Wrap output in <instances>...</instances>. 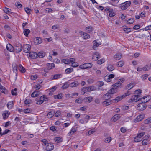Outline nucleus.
<instances>
[{"mask_svg": "<svg viewBox=\"0 0 151 151\" xmlns=\"http://www.w3.org/2000/svg\"><path fill=\"white\" fill-rule=\"evenodd\" d=\"M19 66L21 69L20 71L23 73L24 72H25V68L21 65H20Z\"/></svg>", "mask_w": 151, "mask_h": 151, "instance_id": "64", "label": "nucleus"}, {"mask_svg": "<svg viewBox=\"0 0 151 151\" xmlns=\"http://www.w3.org/2000/svg\"><path fill=\"white\" fill-rule=\"evenodd\" d=\"M37 78V75H32L30 77V79L32 80H34L36 79Z\"/></svg>", "mask_w": 151, "mask_h": 151, "instance_id": "56", "label": "nucleus"}, {"mask_svg": "<svg viewBox=\"0 0 151 151\" xmlns=\"http://www.w3.org/2000/svg\"><path fill=\"white\" fill-rule=\"evenodd\" d=\"M61 61L65 64H69L68 63V59H63L61 60Z\"/></svg>", "mask_w": 151, "mask_h": 151, "instance_id": "57", "label": "nucleus"}, {"mask_svg": "<svg viewBox=\"0 0 151 151\" xmlns=\"http://www.w3.org/2000/svg\"><path fill=\"white\" fill-rule=\"evenodd\" d=\"M40 92L38 91H35L32 94L31 96L32 97H35L37 96L40 95Z\"/></svg>", "mask_w": 151, "mask_h": 151, "instance_id": "20", "label": "nucleus"}, {"mask_svg": "<svg viewBox=\"0 0 151 151\" xmlns=\"http://www.w3.org/2000/svg\"><path fill=\"white\" fill-rule=\"evenodd\" d=\"M123 27H126L125 26H123ZM123 30L125 32L127 33H128L130 32L131 31V29L129 28L124 27Z\"/></svg>", "mask_w": 151, "mask_h": 151, "instance_id": "40", "label": "nucleus"}, {"mask_svg": "<svg viewBox=\"0 0 151 151\" xmlns=\"http://www.w3.org/2000/svg\"><path fill=\"white\" fill-rule=\"evenodd\" d=\"M22 46L20 43H18L16 45L14 48L15 52L17 53L20 52L22 50Z\"/></svg>", "mask_w": 151, "mask_h": 151, "instance_id": "9", "label": "nucleus"}, {"mask_svg": "<svg viewBox=\"0 0 151 151\" xmlns=\"http://www.w3.org/2000/svg\"><path fill=\"white\" fill-rule=\"evenodd\" d=\"M29 56L32 58L35 59L37 57V54L35 52H31L29 53Z\"/></svg>", "mask_w": 151, "mask_h": 151, "instance_id": "19", "label": "nucleus"}, {"mask_svg": "<svg viewBox=\"0 0 151 151\" xmlns=\"http://www.w3.org/2000/svg\"><path fill=\"white\" fill-rule=\"evenodd\" d=\"M31 101L29 99H26L24 101V104L27 105H28L31 102Z\"/></svg>", "mask_w": 151, "mask_h": 151, "instance_id": "49", "label": "nucleus"}, {"mask_svg": "<svg viewBox=\"0 0 151 151\" xmlns=\"http://www.w3.org/2000/svg\"><path fill=\"white\" fill-rule=\"evenodd\" d=\"M55 67V65L54 63H49L47 64V68L48 69L50 70L53 68Z\"/></svg>", "mask_w": 151, "mask_h": 151, "instance_id": "28", "label": "nucleus"}, {"mask_svg": "<svg viewBox=\"0 0 151 151\" xmlns=\"http://www.w3.org/2000/svg\"><path fill=\"white\" fill-rule=\"evenodd\" d=\"M150 68V67L148 65H146L143 67L142 70L144 71H147L149 70Z\"/></svg>", "mask_w": 151, "mask_h": 151, "instance_id": "42", "label": "nucleus"}, {"mask_svg": "<svg viewBox=\"0 0 151 151\" xmlns=\"http://www.w3.org/2000/svg\"><path fill=\"white\" fill-rule=\"evenodd\" d=\"M41 87V86L39 84H37V85H36L34 86V88L36 89V90H38L40 89Z\"/></svg>", "mask_w": 151, "mask_h": 151, "instance_id": "63", "label": "nucleus"}, {"mask_svg": "<svg viewBox=\"0 0 151 151\" xmlns=\"http://www.w3.org/2000/svg\"><path fill=\"white\" fill-rule=\"evenodd\" d=\"M144 123L145 124H147L151 123V118L150 117L146 119L145 120Z\"/></svg>", "mask_w": 151, "mask_h": 151, "instance_id": "48", "label": "nucleus"}, {"mask_svg": "<svg viewBox=\"0 0 151 151\" xmlns=\"http://www.w3.org/2000/svg\"><path fill=\"white\" fill-rule=\"evenodd\" d=\"M54 148V145L52 143H49L45 146V150L47 151H50L52 150Z\"/></svg>", "mask_w": 151, "mask_h": 151, "instance_id": "12", "label": "nucleus"}, {"mask_svg": "<svg viewBox=\"0 0 151 151\" xmlns=\"http://www.w3.org/2000/svg\"><path fill=\"white\" fill-rule=\"evenodd\" d=\"M6 48L7 50L11 52H13L14 50V48L10 44H7Z\"/></svg>", "mask_w": 151, "mask_h": 151, "instance_id": "16", "label": "nucleus"}, {"mask_svg": "<svg viewBox=\"0 0 151 151\" xmlns=\"http://www.w3.org/2000/svg\"><path fill=\"white\" fill-rule=\"evenodd\" d=\"M73 70V69L72 68H70L66 69L65 70V73L66 74H69Z\"/></svg>", "mask_w": 151, "mask_h": 151, "instance_id": "37", "label": "nucleus"}, {"mask_svg": "<svg viewBox=\"0 0 151 151\" xmlns=\"http://www.w3.org/2000/svg\"><path fill=\"white\" fill-rule=\"evenodd\" d=\"M69 86L68 83H65L62 86V88L63 89H65L67 88Z\"/></svg>", "mask_w": 151, "mask_h": 151, "instance_id": "41", "label": "nucleus"}, {"mask_svg": "<svg viewBox=\"0 0 151 151\" xmlns=\"http://www.w3.org/2000/svg\"><path fill=\"white\" fill-rule=\"evenodd\" d=\"M4 12L7 14H8L10 13L11 10L5 7L4 9Z\"/></svg>", "mask_w": 151, "mask_h": 151, "instance_id": "44", "label": "nucleus"}, {"mask_svg": "<svg viewBox=\"0 0 151 151\" xmlns=\"http://www.w3.org/2000/svg\"><path fill=\"white\" fill-rule=\"evenodd\" d=\"M149 141L147 139H145L143 140L142 143L143 145H145L149 144Z\"/></svg>", "mask_w": 151, "mask_h": 151, "instance_id": "36", "label": "nucleus"}, {"mask_svg": "<svg viewBox=\"0 0 151 151\" xmlns=\"http://www.w3.org/2000/svg\"><path fill=\"white\" fill-rule=\"evenodd\" d=\"M79 122L82 124L87 123L88 121V120H85L83 119H81L79 120Z\"/></svg>", "mask_w": 151, "mask_h": 151, "instance_id": "52", "label": "nucleus"}, {"mask_svg": "<svg viewBox=\"0 0 151 151\" xmlns=\"http://www.w3.org/2000/svg\"><path fill=\"white\" fill-rule=\"evenodd\" d=\"M123 98H124L123 96L122 95L121 96H119L117 97L116 98L115 100L117 102H118L119 101L122 100Z\"/></svg>", "mask_w": 151, "mask_h": 151, "instance_id": "50", "label": "nucleus"}, {"mask_svg": "<svg viewBox=\"0 0 151 151\" xmlns=\"http://www.w3.org/2000/svg\"><path fill=\"white\" fill-rule=\"evenodd\" d=\"M55 141L57 143L61 142L63 141V139L60 137H56L54 139Z\"/></svg>", "mask_w": 151, "mask_h": 151, "instance_id": "33", "label": "nucleus"}, {"mask_svg": "<svg viewBox=\"0 0 151 151\" xmlns=\"http://www.w3.org/2000/svg\"><path fill=\"white\" fill-rule=\"evenodd\" d=\"M23 33L26 37H28V35L30 32V31L29 29H23Z\"/></svg>", "mask_w": 151, "mask_h": 151, "instance_id": "31", "label": "nucleus"}, {"mask_svg": "<svg viewBox=\"0 0 151 151\" xmlns=\"http://www.w3.org/2000/svg\"><path fill=\"white\" fill-rule=\"evenodd\" d=\"M112 94H109L108 96H105V94L104 95V99L105 101L103 102V104L104 105L106 106L110 105L111 103V101L109 99L111 97V95Z\"/></svg>", "mask_w": 151, "mask_h": 151, "instance_id": "2", "label": "nucleus"}, {"mask_svg": "<svg viewBox=\"0 0 151 151\" xmlns=\"http://www.w3.org/2000/svg\"><path fill=\"white\" fill-rule=\"evenodd\" d=\"M137 106L138 108V109L141 111L144 110L146 107V104L143 101L139 103L138 105Z\"/></svg>", "mask_w": 151, "mask_h": 151, "instance_id": "10", "label": "nucleus"}, {"mask_svg": "<svg viewBox=\"0 0 151 151\" xmlns=\"http://www.w3.org/2000/svg\"><path fill=\"white\" fill-rule=\"evenodd\" d=\"M10 114V113L8 111L6 110L4 111L3 113L2 114L3 119H5L7 118Z\"/></svg>", "mask_w": 151, "mask_h": 151, "instance_id": "18", "label": "nucleus"}, {"mask_svg": "<svg viewBox=\"0 0 151 151\" xmlns=\"http://www.w3.org/2000/svg\"><path fill=\"white\" fill-rule=\"evenodd\" d=\"M53 114L52 113V112H50L48 113L47 116L48 118H51L53 116Z\"/></svg>", "mask_w": 151, "mask_h": 151, "instance_id": "59", "label": "nucleus"}, {"mask_svg": "<svg viewBox=\"0 0 151 151\" xmlns=\"http://www.w3.org/2000/svg\"><path fill=\"white\" fill-rule=\"evenodd\" d=\"M13 103L12 101H11L9 102L7 104V106L8 109H11L13 106Z\"/></svg>", "mask_w": 151, "mask_h": 151, "instance_id": "34", "label": "nucleus"}, {"mask_svg": "<svg viewBox=\"0 0 151 151\" xmlns=\"http://www.w3.org/2000/svg\"><path fill=\"white\" fill-rule=\"evenodd\" d=\"M151 97L150 96H146L143 97L142 99L144 100V101H142L145 103L149 101L151 99Z\"/></svg>", "mask_w": 151, "mask_h": 151, "instance_id": "24", "label": "nucleus"}, {"mask_svg": "<svg viewBox=\"0 0 151 151\" xmlns=\"http://www.w3.org/2000/svg\"><path fill=\"white\" fill-rule=\"evenodd\" d=\"M75 61V59L74 58H70L68 59V63H69V64L70 63H71L72 64Z\"/></svg>", "mask_w": 151, "mask_h": 151, "instance_id": "46", "label": "nucleus"}, {"mask_svg": "<svg viewBox=\"0 0 151 151\" xmlns=\"http://www.w3.org/2000/svg\"><path fill=\"white\" fill-rule=\"evenodd\" d=\"M83 100V99H82L81 98H79L77 99L75 101V102L79 104H80L82 102Z\"/></svg>", "mask_w": 151, "mask_h": 151, "instance_id": "43", "label": "nucleus"}, {"mask_svg": "<svg viewBox=\"0 0 151 151\" xmlns=\"http://www.w3.org/2000/svg\"><path fill=\"white\" fill-rule=\"evenodd\" d=\"M105 61V60L104 59H102L99 60L97 61V64L101 65L103 63H104Z\"/></svg>", "mask_w": 151, "mask_h": 151, "instance_id": "45", "label": "nucleus"}, {"mask_svg": "<svg viewBox=\"0 0 151 151\" xmlns=\"http://www.w3.org/2000/svg\"><path fill=\"white\" fill-rule=\"evenodd\" d=\"M131 4V1H126L121 4L120 8L122 10H125L130 6Z\"/></svg>", "mask_w": 151, "mask_h": 151, "instance_id": "3", "label": "nucleus"}, {"mask_svg": "<svg viewBox=\"0 0 151 151\" xmlns=\"http://www.w3.org/2000/svg\"><path fill=\"white\" fill-rule=\"evenodd\" d=\"M115 76L114 74H111L109 75V76H105L104 78V80L107 82H109L111 80V79L113 78Z\"/></svg>", "mask_w": 151, "mask_h": 151, "instance_id": "13", "label": "nucleus"}, {"mask_svg": "<svg viewBox=\"0 0 151 151\" xmlns=\"http://www.w3.org/2000/svg\"><path fill=\"white\" fill-rule=\"evenodd\" d=\"M145 134V133L144 132H142L138 134L135 137L134 141L136 142H138L141 141V137L143 136Z\"/></svg>", "mask_w": 151, "mask_h": 151, "instance_id": "6", "label": "nucleus"}, {"mask_svg": "<svg viewBox=\"0 0 151 151\" xmlns=\"http://www.w3.org/2000/svg\"><path fill=\"white\" fill-rule=\"evenodd\" d=\"M140 99L139 96V95H135L132 96V98L129 100V103L135 102L139 101Z\"/></svg>", "mask_w": 151, "mask_h": 151, "instance_id": "4", "label": "nucleus"}, {"mask_svg": "<svg viewBox=\"0 0 151 151\" xmlns=\"http://www.w3.org/2000/svg\"><path fill=\"white\" fill-rule=\"evenodd\" d=\"M41 141L44 144L45 146L49 143L45 139L42 140Z\"/></svg>", "mask_w": 151, "mask_h": 151, "instance_id": "61", "label": "nucleus"}, {"mask_svg": "<svg viewBox=\"0 0 151 151\" xmlns=\"http://www.w3.org/2000/svg\"><path fill=\"white\" fill-rule=\"evenodd\" d=\"M62 95L61 93L58 94L54 95V98L55 99H61L62 97Z\"/></svg>", "mask_w": 151, "mask_h": 151, "instance_id": "35", "label": "nucleus"}, {"mask_svg": "<svg viewBox=\"0 0 151 151\" xmlns=\"http://www.w3.org/2000/svg\"><path fill=\"white\" fill-rule=\"evenodd\" d=\"M25 10L27 14H30L32 12L31 10L28 8H25Z\"/></svg>", "mask_w": 151, "mask_h": 151, "instance_id": "47", "label": "nucleus"}, {"mask_svg": "<svg viewBox=\"0 0 151 151\" xmlns=\"http://www.w3.org/2000/svg\"><path fill=\"white\" fill-rule=\"evenodd\" d=\"M62 75L61 74H55L53 75L52 77L51 78L52 80L57 79L61 78Z\"/></svg>", "mask_w": 151, "mask_h": 151, "instance_id": "26", "label": "nucleus"}, {"mask_svg": "<svg viewBox=\"0 0 151 151\" xmlns=\"http://www.w3.org/2000/svg\"><path fill=\"white\" fill-rule=\"evenodd\" d=\"M135 85V84L133 83H131L127 85L126 87V89L128 90H130L134 87Z\"/></svg>", "mask_w": 151, "mask_h": 151, "instance_id": "21", "label": "nucleus"}, {"mask_svg": "<svg viewBox=\"0 0 151 151\" xmlns=\"http://www.w3.org/2000/svg\"><path fill=\"white\" fill-rule=\"evenodd\" d=\"M122 56L121 54L117 53L114 56V57L115 59L119 60L122 58Z\"/></svg>", "mask_w": 151, "mask_h": 151, "instance_id": "23", "label": "nucleus"}, {"mask_svg": "<svg viewBox=\"0 0 151 151\" xmlns=\"http://www.w3.org/2000/svg\"><path fill=\"white\" fill-rule=\"evenodd\" d=\"M96 132V130L94 129L89 130L88 132V135H91Z\"/></svg>", "mask_w": 151, "mask_h": 151, "instance_id": "60", "label": "nucleus"}, {"mask_svg": "<svg viewBox=\"0 0 151 151\" xmlns=\"http://www.w3.org/2000/svg\"><path fill=\"white\" fill-rule=\"evenodd\" d=\"M100 58V55L98 52H96L93 54L92 58L94 60H96Z\"/></svg>", "mask_w": 151, "mask_h": 151, "instance_id": "14", "label": "nucleus"}, {"mask_svg": "<svg viewBox=\"0 0 151 151\" xmlns=\"http://www.w3.org/2000/svg\"><path fill=\"white\" fill-rule=\"evenodd\" d=\"M61 112L60 110L57 111L55 114V116L56 117H58L60 116Z\"/></svg>", "mask_w": 151, "mask_h": 151, "instance_id": "58", "label": "nucleus"}, {"mask_svg": "<svg viewBox=\"0 0 151 151\" xmlns=\"http://www.w3.org/2000/svg\"><path fill=\"white\" fill-rule=\"evenodd\" d=\"M124 63V62L123 61H120L117 63L118 66L122 67L123 66Z\"/></svg>", "mask_w": 151, "mask_h": 151, "instance_id": "39", "label": "nucleus"}, {"mask_svg": "<svg viewBox=\"0 0 151 151\" xmlns=\"http://www.w3.org/2000/svg\"><path fill=\"white\" fill-rule=\"evenodd\" d=\"M143 119V115H140L137 116L136 118V120L138 121H140Z\"/></svg>", "mask_w": 151, "mask_h": 151, "instance_id": "38", "label": "nucleus"}, {"mask_svg": "<svg viewBox=\"0 0 151 151\" xmlns=\"http://www.w3.org/2000/svg\"><path fill=\"white\" fill-rule=\"evenodd\" d=\"M134 20L133 19H130L127 21V22L129 24H132L134 22Z\"/></svg>", "mask_w": 151, "mask_h": 151, "instance_id": "53", "label": "nucleus"}, {"mask_svg": "<svg viewBox=\"0 0 151 151\" xmlns=\"http://www.w3.org/2000/svg\"><path fill=\"white\" fill-rule=\"evenodd\" d=\"M120 115L117 114L114 115L112 118L111 120L114 122H115L118 120L120 118Z\"/></svg>", "mask_w": 151, "mask_h": 151, "instance_id": "22", "label": "nucleus"}, {"mask_svg": "<svg viewBox=\"0 0 151 151\" xmlns=\"http://www.w3.org/2000/svg\"><path fill=\"white\" fill-rule=\"evenodd\" d=\"M120 86V83H115L114 85H112V86L113 87L109 90L108 91L107 93L105 94V95L104 96H108L109 94H113L117 92V88Z\"/></svg>", "mask_w": 151, "mask_h": 151, "instance_id": "1", "label": "nucleus"}, {"mask_svg": "<svg viewBox=\"0 0 151 151\" xmlns=\"http://www.w3.org/2000/svg\"><path fill=\"white\" fill-rule=\"evenodd\" d=\"M92 64L90 63H86L80 66V68L81 69H86L91 68Z\"/></svg>", "mask_w": 151, "mask_h": 151, "instance_id": "8", "label": "nucleus"}, {"mask_svg": "<svg viewBox=\"0 0 151 151\" xmlns=\"http://www.w3.org/2000/svg\"><path fill=\"white\" fill-rule=\"evenodd\" d=\"M78 66V63L76 62H75V61L74 63H73L72 64L71 66L73 67H76Z\"/></svg>", "mask_w": 151, "mask_h": 151, "instance_id": "62", "label": "nucleus"}, {"mask_svg": "<svg viewBox=\"0 0 151 151\" xmlns=\"http://www.w3.org/2000/svg\"><path fill=\"white\" fill-rule=\"evenodd\" d=\"M93 30V28L91 26H89L86 27L85 28L86 31L89 33L92 31Z\"/></svg>", "mask_w": 151, "mask_h": 151, "instance_id": "30", "label": "nucleus"}, {"mask_svg": "<svg viewBox=\"0 0 151 151\" xmlns=\"http://www.w3.org/2000/svg\"><path fill=\"white\" fill-rule=\"evenodd\" d=\"M93 100V97L92 96H89L85 98L83 100L85 103H89Z\"/></svg>", "mask_w": 151, "mask_h": 151, "instance_id": "15", "label": "nucleus"}, {"mask_svg": "<svg viewBox=\"0 0 151 151\" xmlns=\"http://www.w3.org/2000/svg\"><path fill=\"white\" fill-rule=\"evenodd\" d=\"M17 89L15 88L14 89L12 90L11 91V93L13 95H16L17 94Z\"/></svg>", "mask_w": 151, "mask_h": 151, "instance_id": "51", "label": "nucleus"}, {"mask_svg": "<svg viewBox=\"0 0 151 151\" xmlns=\"http://www.w3.org/2000/svg\"><path fill=\"white\" fill-rule=\"evenodd\" d=\"M10 131L8 129H6L1 134V136L2 135H5L7 134L8 132H10Z\"/></svg>", "mask_w": 151, "mask_h": 151, "instance_id": "54", "label": "nucleus"}, {"mask_svg": "<svg viewBox=\"0 0 151 151\" xmlns=\"http://www.w3.org/2000/svg\"><path fill=\"white\" fill-rule=\"evenodd\" d=\"M31 49V46L27 44L24 45L23 46V51L26 53H29Z\"/></svg>", "mask_w": 151, "mask_h": 151, "instance_id": "11", "label": "nucleus"}, {"mask_svg": "<svg viewBox=\"0 0 151 151\" xmlns=\"http://www.w3.org/2000/svg\"><path fill=\"white\" fill-rule=\"evenodd\" d=\"M47 99L46 98L45 96H43L40 97L39 99H36V101H37L36 104H41L44 101H47Z\"/></svg>", "mask_w": 151, "mask_h": 151, "instance_id": "5", "label": "nucleus"}, {"mask_svg": "<svg viewBox=\"0 0 151 151\" xmlns=\"http://www.w3.org/2000/svg\"><path fill=\"white\" fill-rule=\"evenodd\" d=\"M95 89L94 87L93 86L87 87H83L82 89V91L83 92V94H84L86 92L91 91Z\"/></svg>", "mask_w": 151, "mask_h": 151, "instance_id": "7", "label": "nucleus"}, {"mask_svg": "<svg viewBox=\"0 0 151 151\" xmlns=\"http://www.w3.org/2000/svg\"><path fill=\"white\" fill-rule=\"evenodd\" d=\"M80 33L82 37L85 39H88L90 37L89 35L86 33L83 32L82 31H81Z\"/></svg>", "mask_w": 151, "mask_h": 151, "instance_id": "17", "label": "nucleus"}, {"mask_svg": "<svg viewBox=\"0 0 151 151\" xmlns=\"http://www.w3.org/2000/svg\"><path fill=\"white\" fill-rule=\"evenodd\" d=\"M111 140V137H108L105 140V142L106 143H109Z\"/></svg>", "mask_w": 151, "mask_h": 151, "instance_id": "55", "label": "nucleus"}, {"mask_svg": "<svg viewBox=\"0 0 151 151\" xmlns=\"http://www.w3.org/2000/svg\"><path fill=\"white\" fill-rule=\"evenodd\" d=\"M107 70L109 71H112L114 69V67L111 64H109L107 67Z\"/></svg>", "mask_w": 151, "mask_h": 151, "instance_id": "27", "label": "nucleus"}, {"mask_svg": "<svg viewBox=\"0 0 151 151\" xmlns=\"http://www.w3.org/2000/svg\"><path fill=\"white\" fill-rule=\"evenodd\" d=\"M79 85V83L77 81H75L74 82L71 83L70 84V86L71 87L73 88L78 86Z\"/></svg>", "mask_w": 151, "mask_h": 151, "instance_id": "25", "label": "nucleus"}, {"mask_svg": "<svg viewBox=\"0 0 151 151\" xmlns=\"http://www.w3.org/2000/svg\"><path fill=\"white\" fill-rule=\"evenodd\" d=\"M76 129L74 127H73L71 129L70 131L68 133L69 136L72 135L73 133L76 132Z\"/></svg>", "mask_w": 151, "mask_h": 151, "instance_id": "32", "label": "nucleus"}, {"mask_svg": "<svg viewBox=\"0 0 151 151\" xmlns=\"http://www.w3.org/2000/svg\"><path fill=\"white\" fill-rule=\"evenodd\" d=\"M45 55V53L43 52H40L37 54V56L40 58L44 57Z\"/></svg>", "mask_w": 151, "mask_h": 151, "instance_id": "29", "label": "nucleus"}]
</instances>
